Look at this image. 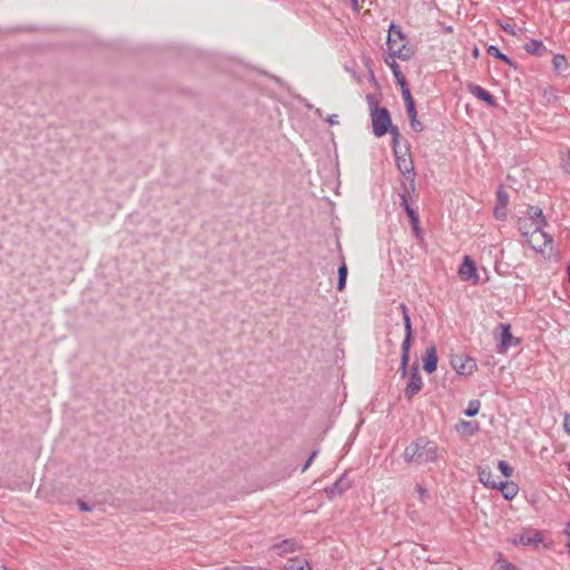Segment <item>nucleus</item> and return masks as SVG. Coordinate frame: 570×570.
<instances>
[{"label": "nucleus", "instance_id": "nucleus-1", "mask_svg": "<svg viewBox=\"0 0 570 570\" xmlns=\"http://www.w3.org/2000/svg\"><path fill=\"white\" fill-rule=\"evenodd\" d=\"M439 452L435 442L419 438L405 448L403 456L406 463L421 465L435 462L439 459Z\"/></svg>", "mask_w": 570, "mask_h": 570}, {"label": "nucleus", "instance_id": "nucleus-2", "mask_svg": "<svg viewBox=\"0 0 570 570\" xmlns=\"http://www.w3.org/2000/svg\"><path fill=\"white\" fill-rule=\"evenodd\" d=\"M399 308L403 316L404 322V330H405V337L402 342V354H401V364H400V371L402 373V376H405L406 374V367L410 361V348L412 344V323L411 317L409 313V308L405 305V303H400Z\"/></svg>", "mask_w": 570, "mask_h": 570}, {"label": "nucleus", "instance_id": "nucleus-3", "mask_svg": "<svg viewBox=\"0 0 570 570\" xmlns=\"http://www.w3.org/2000/svg\"><path fill=\"white\" fill-rule=\"evenodd\" d=\"M386 45L392 57L400 59H407L410 57L405 46V36L394 23L390 26Z\"/></svg>", "mask_w": 570, "mask_h": 570}, {"label": "nucleus", "instance_id": "nucleus-4", "mask_svg": "<svg viewBox=\"0 0 570 570\" xmlns=\"http://www.w3.org/2000/svg\"><path fill=\"white\" fill-rule=\"evenodd\" d=\"M528 218L531 220V227L534 228V237L538 236L546 238V242L552 243V237L543 230V227L548 225L547 218L540 207L530 206L527 210Z\"/></svg>", "mask_w": 570, "mask_h": 570}, {"label": "nucleus", "instance_id": "nucleus-5", "mask_svg": "<svg viewBox=\"0 0 570 570\" xmlns=\"http://www.w3.org/2000/svg\"><path fill=\"white\" fill-rule=\"evenodd\" d=\"M372 125H373V132L376 137L384 136L391 125V117L385 108H375L372 110Z\"/></svg>", "mask_w": 570, "mask_h": 570}, {"label": "nucleus", "instance_id": "nucleus-6", "mask_svg": "<svg viewBox=\"0 0 570 570\" xmlns=\"http://www.w3.org/2000/svg\"><path fill=\"white\" fill-rule=\"evenodd\" d=\"M423 387V381L419 372L417 365H413L410 370L409 383L404 390L407 400H412Z\"/></svg>", "mask_w": 570, "mask_h": 570}, {"label": "nucleus", "instance_id": "nucleus-7", "mask_svg": "<svg viewBox=\"0 0 570 570\" xmlns=\"http://www.w3.org/2000/svg\"><path fill=\"white\" fill-rule=\"evenodd\" d=\"M451 364L453 368L456 371V373L460 375L472 374L476 368L475 361L472 357L464 354L455 355L454 357H452Z\"/></svg>", "mask_w": 570, "mask_h": 570}, {"label": "nucleus", "instance_id": "nucleus-8", "mask_svg": "<svg viewBox=\"0 0 570 570\" xmlns=\"http://www.w3.org/2000/svg\"><path fill=\"white\" fill-rule=\"evenodd\" d=\"M543 542V534L535 529H528L521 533L518 538L512 540L513 544L533 546L538 547Z\"/></svg>", "mask_w": 570, "mask_h": 570}, {"label": "nucleus", "instance_id": "nucleus-9", "mask_svg": "<svg viewBox=\"0 0 570 570\" xmlns=\"http://www.w3.org/2000/svg\"><path fill=\"white\" fill-rule=\"evenodd\" d=\"M395 157H396L397 169L410 181V184L413 187L415 173H414L412 159L407 155L400 156L396 150H395Z\"/></svg>", "mask_w": 570, "mask_h": 570}, {"label": "nucleus", "instance_id": "nucleus-10", "mask_svg": "<svg viewBox=\"0 0 570 570\" xmlns=\"http://www.w3.org/2000/svg\"><path fill=\"white\" fill-rule=\"evenodd\" d=\"M459 275L463 281H472L473 284H476L479 282L475 264L470 256L464 257L459 268Z\"/></svg>", "mask_w": 570, "mask_h": 570}, {"label": "nucleus", "instance_id": "nucleus-11", "mask_svg": "<svg viewBox=\"0 0 570 570\" xmlns=\"http://www.w3.org/2000/svg\"><path fill=\"white\" fill-rule=\"evenodd\" d=\"M351 485V480L347 478V474L344 473L331 487L325 488V493L330 499H333L344 493Z\"/></svg>", "mask_w": 570, "mask_h": 570}, {"label": "nucleus", "instance_id": "nucleus-12", "mask_svg": "<svg viewBox=\"0 0 570 570\" xmlns=\"http://www.w3.org/2000/svg\"><path fill=\"white\" fill-rule=\"evenodd\" d=\"M438 366V353L436 347L434 345L428 347L425 350V354L423 356V368L428 373L435 372Z\"/></svg>", "mask_w": 570, "mask_h": 570}, {"label": "nucleus", "instance_id": "nucleus-13", "mask_svg": "<svg viewBox=\"0 0 570 570\" xmlns=\"http://www.w3.org/2000/svg\"><path fill=\"white\" fill-rule=\"evenodd\" d=\"M498 327L501 330V346L499 352L518 344V340L511 334V326L509 324L500 323Z\"/></svg>", "mask_w": 570, "mask_h": 570}, {"label": "nucleus", "instance_id": "nucleus-14", "mask_svg": "<svg viewBox=\"0 0 570 570\" xmlns=\"http://www.w3.org/2000/svg\"><path fill=\"white\" fill-rule=\"evenodd\" d=\"M497 196H498V202L494 207L493 214L497 218L502 219L507 216V206L509 203V196L502 188H499Z\"/></svg>", "mask_w": 570, "mask_h": 570}, {"label": "nucleus", "instance_id": "nucleus-15", "mask_svg": "<svg viewBox=\"0 0 570 570\" xmlns=\"http://www.w3.org/2000/svg\"><path fill=\"white\" fill-rule=\"evenodd\" d=\"M468 89H469V92L471 95H473L478 99L487 102L489 106H494L495 105L494 97L488 90L482 88L481 86H479V85H469Z\"/></svg>", "mask_w": 570, "mask_h": 570}, {"label": "nucleus", "instance_id": "nucleus-16", "mask_svg": "<svg viewBox=\"0 0 570 570\" xmlns=\"http://www.w3.org/2000/svg\"><path fill=\"white\" fill-rule=\"evenodd\" d=\"M479 481L490 489H495L498 487V481H495L494 475L489 466H479L478 468Z\"/></svg>", "mask_w": 570, "mask_h": 570}, {"label": "nucleus", "instance_id": "nucleus-17", "mask_svg": "<svg viewBox=\"0 0 570 570\" xmlns=\"http://www.w3.org/2000/svg\"><path fill=\"white\" fill-rule=\"evenodd\" d=\"M523 48L528 53L538 57H542L548 52V49L546 48L543 42L535 39H532L529 42H527Z\"/></svg>", "mask_w": 570, "mask_h": 570}, {"label": "nucleus", "instance_id": "nucleus-18", "mask_svg": "<svg viewBox=\"0 0 570 570\" xmlns=\"http://www.w3.org/2000/svg\"><path fill=\"white\" fill-rule=\"evenodd\" d=\"M495 489H499L507 500H512L517 497L519 488L514 482H503L499 481L498 487Z\"/></svg>", "mask_w": 570, "mask_h": 570}, {"label": "nucleus", "instance_id": "nucleus-19", "mask_svg": "<svg viewBox=\"0 0 570 570\" xmlns=\"http://www.w3.org/2000/svg\"><path fill=\"white\" fill-rule=\"evenodd\" d=\"M284 570H312V568L306 559L296 557L285 563Z\"/></svg>", "mask_w": 570, "mask_h": 570}, {"label": "nucleus", "instance_id": "nucleus-20", "mask_svg": "<svg viewBox=\"0 0 570 570\" xmlns=\"http://www.w3.org/2000/svg\"><path fill=\"white\" fill-rule=\"evenodd\" d=\"M400 197H401V206L404 208V210L406 212L407 216L411 219L413 227L416 229L417 224H419V216H417L416 212L410 206L407 196L405 194H401Z\"/></svg>", "mask_w": 570, "mask_h": 570}, {"label": "nucleus", "instance_id": "nucleus-21", "mask_svg": "<svg viewBox=\"0 0 570 570\" xmlns=\"http://www.w3.org/2000/svg\"><path fill=\"white\" fill-rule=\"evenodd\" d=\"M533 237H534V228L531 230L530 236L527 238V240L530 244V246L539 253H543L544 248L552 244V243L546 242V238H543V237H540V236H538L537 238H533Z\"/></svg>", "mask_w": 570, "mask_h": 570}, {"label": "nucleus", "instance_id": "nucleus-22", "mask_svg": "<svg viewBox=\"0 0 570 570\" xmlns=\"http://www.w3.org/2000/svg\"><path fill=\"white\" fill-rule=\"evenodd\" d=\"M552 67L558 75L567 72L569 69V63L566 56L554 55L552 58Z\"/></svg>", "mask_w": 570, "mask_h": 570}, {"label": "nucleus", "instance_id": "nucleus-23", "mask_svg": "<svg viewBox=\"0 0 570 570\" xmlns=\"http://www.w3.org/2000/svg\"><path fill=\"white\" fill-rule=\"evenodd\" d=\"M298 548V544L293 539H287L282 541L278 544L273 546V549L278 552V554H284L287 552H294Z\"/></svg>", "mask_w": 570, "mask_h": 570}, {"label": "nucleus", "instance_id": "nucleus-24", "mask_svg": "<svg viewBox=\"0 0 570 570\" xmlns=\"http://www.w3.org/2000/svg\"><path fill=\"white\" fill-rule=\"evenodd\" d=\"M395 57H392L391 56V61L389 59H385V62L389 65V67L391 68L392 72H393V76L395 77L396 79V82L400 85V83H403L405 82V78L401 71V68L399 66V63L394 60Z\"/></svg>", "mask_w": 570, "mask_h": 570}, {"label": "nucleus", "instance_id": "nucleus-25", "mask_svg": "<svg viewBox=\"0 0 570 570\" xmlns=\"http://www.w3.org/2000/svg\"><path fill=\"white\" fill-rule=\"evenodd\" d=\"M338 279H337V289L341 292L345 288L346 278H347V266L344 262V258H342V264L338 267Z\"/></svg>", "mask_w": 570, "mask_h": 570}, {"label": "nucleus", "instance_id": "nucleus-26", "mask_svg": "<svg viewBox=\"0 0 570 570\" xmlns=\"http://www.w3.org/2000/svg\"><path fill=\"white\" fill-rule=\"evenodd\" d=\"M494 570H519V569L514 564L509 562L507 559H504L502 554H499V557L494 563Z\"/></svg>", "mask_w": 570, "mask_h": 570}, {"label": "nucleus", "instance_id": "nucleus-27", "mask_svg": "<svg viewBox=\"0 0 570 570\" xmlns=\"http://www.w3.org/2000/svg\"><path fill=\"white\" fill-rule=\"evenodd\" d=\"M488 53H489L490 56H492V57H495V58H498V59H500V60L504 61V62H505V63H508L509 66H511V65H512L511 59H510L507 55L502 53V52L500 51V49H499L497 46H490V47L488 48Z\"/></svg>", "mask_w": 570, "mask_h": 570}, {"label": "nucleus", "instance_id": "nucleus-28", "mask_svg": "<svg viewBox=\"0 0 570 570\" xmlns=\"http://www.w3.org/2000/svg\"><path fill=\"white\" fill-rule=\"evenodd\" d=\"M481 403L479 400H472L469 402L468 407L464 410L466 416H474L480 411Z\"/></svg>", "mask_w": 570, "mask_h": 570}, {"label": "nucleus", "instance_id": "nucleus-29", "mask_svg": "<svg viewBox=\"0 0 570 570\" xmlns=\"http://www.w3.org/2000/svg\"><path fill=\"white\" fill-rule=\"evenodd\" d=\"M400 86H401L402 97H403L405 106H407V104H414L413 97L411 95V91H410V88H409L406 81L403 83H400Z\"/></svg>", "mask_w": 570, "mask_h": 570}, {"label": "nucleus", "instance_id": "nucleus-30", "mask_svg": "<svg viewBox=\"0 0 570 570\" xmlns=\"http://www.w3.org/2000/svg\"><path fill=\"white\" fill-rule=\"evenodd\" d=\"M498 468L505 478L511 476L512 468L505 461L500 460L498 462Z\"/></svg>", "mask_w": 570, "mask_h": 570}, {"label": "nucleus", "instance_id": "nucleus-31", "mask_svg": "<svg viewBox=\"0 0 570 570\" xmlns=\"http://www.w3.org/2000/svg\"><path fill=\"white\" fill-rule=\"evenodd\" d=\"M561 166L563 170L568 174H570V150H568L562 157H561Z\"/></svg>", "mask_w": 570, "mask_h": 570}, {"label": "nucleus", "instance_id": "nucleus-32", "mask_svg": "<svg viewBox=\"0 0 570 570\" xmlns=\"http://www.w3.org/2000/svg\"><path fill=\"white\" fill-rule=\"evenodd\" d=\"M519 230L522 233L523 236L527 238L530 236V230L528 228V222L527 219H520L519 220Z\"/></svg>", "mask_w": 570, "mask_h": 570}, {"label": "nucleus", "instance_id": "nucleus-33", "mask_svg": "<svg viewBox=\"0 0 570 570\" xmlns=\"http://www.w3.org/2000/svg\"><path fill=\"white\" fill-rule=\"evenodd\" d=\"M410 125L415 132H421L423 130V125L421 121L417 120V117L414 119H410Z\"/></svg>", "mask_w": 570, "mask_h": 570}, {"label": "nucleus", "instance_id": "nucleus-34", "mask_svg": "<svg viewBox=\"0 0 570 570\" xmlns=\"http://www.w3.org/2000/svg\"><path fill=\"white\" fill-rule=\"evenodd\" d=\"M405 107H406V112H407V116L410 119H414L417 117L415 104H407V106H405Z\"/></svg>", "mask_w": 570, "mask_h": 570}, {"label": "nucleus", "instance_id": "nucleus-35", "mask_svg": "<svg viewBox=\"0 0 570 570\" xmlns=\"http://www.w3.org/2000/svg\"><path fill=\"white\" fill-rule=\"evenodd\" d=\"M390 134L392 135V140H393V145L395 146L396 142H397V139L400 137V132H399V129L397 127L395 126H391L390 129H389Z\"/></svg>", "mask_w": 570, "mask_h": 570}, {"label": "nucleus", "instance_id": "nucleus-36", "mask_svg": "<svg viewBox=\"0 0 570 570\" xmlns=\"http://www.w3.org/2000/svg\"><path fill=\"white\" fill-rule=\"evenodd\" d=\"M317 453H318L317 450L313 451L311 453V455L308 456V459L306 460V462H305V464H304V466L302 469V472H305L308 469V466L312 464L313 460L316 458Z\"/></svg>", "mask_w": 570, "mask_h": 570}, {"label": "nucleus", "instance_id": "nucleus-37", "mask_svg": "<svg viewBox=\"0 0 570 570\" xmlns=\"http://www.w3.org/2000/svg\"><path fill=\"white\" fill-rule=\"evenodd\" d=\"M563 429L570 435V413H566L563 416Z\"/></svg>", "mask_w": 570, "mask_h": 570}, {"label": "nucleus", "instance_id": "nucleus-38", "mask_svg": "<svg viewBox=\"0 0 570 570\" xmlns=\"http://www.w3.org/2000/svg\"><path fill=\"white\" fill-rule=\"evenodd\" d=\"M563 533L569 538L568 542L566 543V548L570 554V521L566 524Z\"/></svg>", "mask_w": 570, "mask_h": 570}, {"label": "nucleus", "instance_id": "nucleus-39", "mask_svg": "<svg viewBox=\"0 0 570 570\" xmlns=\"http://www.w3.org/2000/svg\"><path fill=\"white\" fill-rule=\"evenodd\" d=\"M416 491L419 492L420 494V499L423 501L424 498L428 495V491L426 489H424L422 485L417 484L416 485Z\"/></svg>", "mask_w": 570, "mask_h": 570}, {"label": "nucleus", "instance_id": "nucleus-40", "mask_svg": "<svg viewBox=\"0 0 570 570\" xmlns=\"http://www.w3.org/2000/svg\"><path fill=\"white\" fill-rule=\"evenodd\" d=\"M326 120H327V122H328L330 125H332V126H333V125H337V124H338V120H337V116H336V115H331V116H328Z\"/></svg>", "mask_w": 570, "mask_h": 570}, {"label": "nucleus", "instance_id": "nucleus-41", "mask_svg": "<svg viewBox=\"0 0 570 570\" xmlns=\"http://www.w3.org/2000/svg\"><path fill=\"white\" fill-rule=\"evenodd\" d=\"M78 504L81 511H90V508L86 502L79 501Z\"/></svg>", "mask_w": 570, "mask_h": 570}, {"label": "nucleus", "instance_id": "nucleus-42", "mask_svg": "<svg viewBox=\"0 0 570 570\" xmlns=\"http://www.w3.org/2000/svg\"><path fill=\"white\" fill-rule=\"evenodd\" d=\"M350 1L352 3V7L354 8V10L357 11L358 10V2H357V0H350Z\"/></svg>", "mask_w": 570, "mask_h": 570}, {"label": "nucleus", "instance_id": "nucleus-43", "mask_svg": "<svg viewBox=\"0 0 570 570\" xmlns=\"http://www.w3.org/2000/svg\"><path fill=\"white\" fill-rule=\"evenodd\" d=\"M238 570H261V569L255 568V567H243L242 569H238Z\"/></svg>", "mask_w": 570, "mask_h": 570}, {"label": "nucleus", "instance_id": "nucleus-44", "mask_svg": "<svg viewBox=\"0 0 570 570\" xmlns=\"http://www.w3.org/2000/svg\"><path fill=\"white\" fill-rule=\"evenodd\" d=\"M503 29H504L505 31H508V32L512 33V35L514 33V31H513V30L511 29V27H509V26H508V27H504Z\"/></svg>", "mask_w": 570, "mask_h": 570}, {"label": "nucleus", "instance_id": "nucleus-45", "mask_svg": "<svg viewBox=\"0 0 570 570\" xmlns=\"http://www.w3.org/2000/svg\"><path fill=\"white\" fill-rule=\"evenodd\" d=\"M473 55H474V57H478L479 50L476 48L474 49Z\"/></svg>", "mask_w": 570, "mask_h": 570}, {"label": "nucleus", "instance_id": "nucleus-46", "mask_svg": "<svg viewBox=\"0 0 570 570\" xmlns=\"http://www.w3.org/2000/svg\"><path fill=\"white\" fill-rule=\"evenodd\" d=\"M223 570H238V569H236V568H230V567H226V568H224Z\"/></svg>", "mask_w": 570, "mask_h": 570}, {"label": "nucleus", "instance_id": "nucleus-47", "mask_svg": "<svg viewBox=\"0 0 570 570\" xmlns=\"http://www.w3.org/2000/svg\"><path fill=\"white\" fill-rule=\"evenodd\" d=\"M568 279H569V283H570V266H568Z\"/></svg>", "mask_w": 570, "mask_h": 570}, {"label": "nucleus", "instance_id": "nucleus-48", "mask_svg": "<svg viewBox=\"0 0 570 570\" xmlns=\"http://www.w3.org/2000/svg\"><path fill=\"white\" fill-rule=\"evenodd\" d=\"M1 570H6V569H1Z\"/></svg>", "mask_w": 570, "mask_h": 570}]
</instances>
